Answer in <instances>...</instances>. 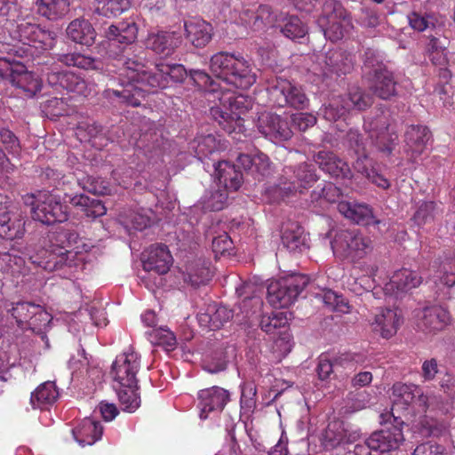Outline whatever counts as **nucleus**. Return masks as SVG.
Instances as JSON below:
<instances>
[{
	"instance_id": "bb28decb",
	"label": "nucleus",
	"mask_w": 455,
	"mask_h": 455,
	"mask_svg": "<svg viewBox=\"0 0 455 455\" xmlns=\"http://www.w3.org/2000/svg\"><path fill=\"white\" fill-rule=\"evenodd\" d=\"M276 20V14L267 4L259 6L256 12L249 9L244 10L239 16V22L253 31L261 30L267 26L273 27L275 25Z\"/></svg>"
},
{
	"instance_id": "7c9ffc66",
	"label": "nucleus",
	"mask_w": 455,
	"mask_h": 455,
	"mask_svg": "<svg viewBox=\"0 0 455 455\" xmlns=\"http://www.w3.org/2000/svg\"><path fill=\"white\" fill-rule=\"evenodd\" d=\"M47 81L52 85L60 84L68 92L87 97L90 94L86 81L72 72H55L47 74Z\"/></svg>"
},
{
	"instance_id": "052dcab7",
	"label": "nucleus",
	"mask_w": 455,
	"mask_h": 455,
	"mask_svg": "<svg viewBox=\"0 0 455 455\" xmlns=\"http://www.w3.org/2000/svg\"><path fill=\"white\" fill-rule=\"evenodd\" d=\"M363 71L364 76L368 78L372 75L376 74L378 68L385 69L387 68L381 60V56L379 53L373 49H366L363 53Z\"/></svg>"
},
{
	"instance_id": "58836bf2",
	"label": "nucleus",
	"mask_w": 455,
	"mask_h": 455,
	"mask_svg": "<svg viewBox=\"0 0 455 455\" xmlns=\"http://www.w3.org/2000/svg\"><path fill=\"white\" fill-rule=\"evenodd\" d=\"M304 229L297 222H288L282 230V243L291 252H302L307 248Z\"/></svg>"
},
{
	"instance_id": "603ef678",
	"label": "nucleus",
	"mask_w": 455,
	"mask_h": 455,
	"mask_svg": "<svg viewBox=\"0 0 455 455\" xmlns=\"http://www.w3.org/2000/svg\"><path fill=\"white\" fill-rule=\"evenodd\" d=\"M131 0H95V12L100 15L116 17L129 9Z\"/></svg>"
},
{
	"instance_id": "7ed1b4c3",
	"label": "nucleus",
	"mask_w": 455,
	"mask_h": 455,
	"mask_svg": "<svg viewBox=\"0 0 455 455\" xmlns=\"http://www.w3.org/2000/svg\"><path fill=\"white\" fill-rule=\"evenodd\" d=\"M138 28L134 22H120L111 25L107 30L108 46L107 53L118 68L119 85L125 84L130 78H134L144 68L142 58L135 54L133 43L137 38Z\"/></svg>"
},
{
	"instance_id": "f257e3e1",
	"label": "nucleus",
	"mask_w": 455,
	"mask_h": 455,
	"mask_svg": "<svg viewBox=\"0 0 455 455\" xmlns=\"http://www.w3.org/2000/svg\"><path fill=\"white\" fill-rule=\"evenodd\" d=\"M86 244L78 234L71 229L59 228L50 232L44 240L43 247L36 255L30 256L33 264L46 271L68 269L70 273L83 269L84 251H88Z\"/></svg>"
},
{
	"instance_id": "dca6fc26",
	"label": "nucleus",
	"mask_w": 455,
	"mask_h": 455,
	"mask_svg": "<svg viewBox=\"0 0 455 455\" xmlns=\"http://www.w3.org/2000/svg\"><path fill=\"white\" fill-rule=\"evenodd\" d=\"M29 272L25 259L16 249L0 251V275L4 283L19 286Z\"/></svg>"
},
{
	"instance_id": "3c124183",
	"label": "nucleus",
	"mask_w": 455,
	"mask_h": 455,
	"mask_svg": "<svg viewBox=\"0 0 455 455\" xmlns=\"http://www.w3.org/2000/svg\"><path fill=\"white\" fill-rule=\"evenodd\" d=\"M347 112L353 109L364 110L372 103L371 97L359 87H351L345 96H339Z\"/></svg>"
},
{
	"instance_id": "4c0bfd02",
	"label": "nucleus",
	"mask_w": 455,
	"mask_h": 455,
	"mask_svg": "<svg viewBox=\"0 0 455 455\" xmlns=\"http://www.w3.org/2000/svg\"><path fill=\"white\" fill-rule=\"evenodd\" d=\"M51 321L52 315L41 305L37 304V309H29L28 321L24 326H21V330H31L36 332L44 343L45 348L48 349L50 348V343L44 330Z\"/></svg>"
},
{
	"instance_id": "c03bdc74",
	"label": "nucleus",
	"mask_w": 455,
	"mask_h": 455,
	"mask_svg": "<svg viewBox=\"0 0 455 455\" xmlns=\"http://www.w3.org/2000/svg\"><path fill=\"white\" fill-rule=\"evenodd\" d=\"M69 0H35L36 12L49 20H58L69 11Z\"/></svg>"
},
{
	"instance_id": "680f3d73",
	"label": "nucleus",
	"mask_w": 455,
	"mask_h": 455,
	"mask_svg": "<svg viewBox=\"0 0 455 455\" xmlns=\"http://www.w3.org/2000/svg\"><path fill=\"white\" fill-rule=\"evenodd\" d=\"M280 31L284 36L291 40L303 38L307 34V28L297 17H290Z\"/></svg>"
},
{
	"instance_id": "6e6d98bb",
	"label": "nucleus",
	"mask_w": 455,
	"mask_h": 455,
	"mask_svg": "<svg viewBox=\"0 0 455 455\" xmlns=\"http://www.w3.org/2000/svg\"><path fill=\"white\" fill-rule=\"evenodd\" d=\"M58 60L67 66L77 67L84 69H97L100 64V61L92 57L75 52L59 54Z\"/></svg>"
},
{
	"instance_id": "f3484780",
	"label": "nucleus",
	"mask_w": 455,
	"mask_h": 455,
	"mask_svg": "<svg viewBox=\"0 0 455 455\" xmlns=\"http://www.w3.org/2000/svg\"><path fill=\"white\" fill-rule=\"evenodd\" d=\"M258 131L269 140L279 143L290 140L292 131L286 119L270 113H261L257 120Z\"/></svg>"
},
{
	"instance_id": "13d9d810",
	"label": "nucleus",
	"mask_w": 455,
	"mask_h": 455,
	"mask_svg": "<svg viewBox=\"0 0 455 455\" xmlns=\"http://www.w3.org/2000/svg\"><path fill=\"white\" fill-rule=\"evenodd\" d=\"M188 76L196 86L212 93L213 98L219 94L220 91L216 86V83L204 70L190 69L188 71Z\"/></svg>"
},
{
	"instance_id": "a18cd8bd",
	"label": "nucleus",
	"mask_w": 455,
	"mask_h": 455,
	"mask_svg": "<svg viewBox=\"0 0 455 455\" xmlns=\"http://www.w3.org/2000/svg\"><path fill=\"white\" fill-rule=\"evenodd\" d=\"M239 296H244L240 304L241 311L245 314L244 317L250 319L253 315L260 312L263 301L260 297L255 294L254 287L251 283H244L236 288Z\"/></svg>"
},
{
	"instance_id": "69168bd1",
	"label": "nucleus",
	"mask_w": 455,
	"mask_h": 455,
	"mask_svg": "<svg viewBox=\"0 0 455 455\" xmlns=\"http://www.w3.org/2000/svg\"><path fill=\"white\" fill-rule=\"evenodd\" d=\"M257 389L253 382H243L241 386V408L246 411H252L256 407Z\"/></svg>"
},
{
	"instance_id": "774afa93",
	"label": "nucleus",
	"mask_w": 455,
	"mask_h": 455,
	"mask_svg": "<svg viewBox=\"0 0 455 455\" xmlns=\"http://www.w3.org/2000/svg\"><path fill=\"white\" fill-rule=\"evenodd\" d=\"M40 26L30 22H22L17 26V34L19 40L23 44L33 46L35 40H36L37 31Z\"/></svg>"
},
{
	"instance_id": "473e14b6",
	"label": "nucleus",
	"mask_w": 455,
	"mask_h": 455,
	"mask_svg": "<svg viewBox=\"0 0 455 455\" xmlns=\"http://www.w3.org/2000/svg\"><path fill=\"white\" fill-rule=\"evenodd\" d=\"M314 161L332 177L349 179L352 176L348 164L331 151H319L314 156Z\"/></svg>"
},
{
	"instance_id": "37998d69",
	"label": "nucleus",
	"mask_w": 455,
	"mask_h": 455,
	"mask_svg": "<svg viewBox=\"0 0 455 455\" xmlns=\"http://www.w3.org/2000/svg\"><path fill=\"white\" fill-rule=\"evenodd\" d=\"M59 391L55 382L45 381L32 392L30 403L34 409L48 410L58 399Z\"/></svg>"
},
{
	"instance_id": "a19ab883",
	"label": "nucleus",
	"mask_w": 455,
	"mask_h": 455,
	"mask_svg": "<svg viewBox=\"0 0 455 455\" xmlns=\"http://www.w3.org/2000/svg\"><path fill=\"white\" fill-rule=\"evenodd\" d=\"M233 317V312L225 306L210 305L204 313L197 315L199 324L211 330L222 327Z\"/></svg>"
},
{
	"instance_id": "20e7f679",
	"label": "nucleus",
	"mask_w": 455,
	"mask_h": 455,
	"mask_svg": "<svg viewBox=\"0 0 455 455\" xmlns=\"http://www.w3.org/2000/svg\"><path fill=\"white\" fill-rule=\"evenodd\" d=\"M214 100H218L220 104L211 108V116L234 140L242 141L243 137H246L243 116L251 108V100L222 88Z\"/></svg>"
},
{
	"instance_id": "c756f323",
	"label": "nucleus",
	"mask_w": 455,
	"mask_h": 455,
	"mask_svg": "<svg viewBox=\"0 0 455 455\" xmlns=\"http://www.w3.org/2000/svg\"><path fill=\"white\" fill-rule=\"evenodd\" d=\"M24 218L21 210H8L0 218V236L9 240L21 238L25 233Z\"/></svg>"
},
{
	"instance_id": "e433bc0d",
	"label": "nucleus",
	"mask_w": 455,
	"mask_h": 455,
	"mask_svg": "<svg viewBox=\"0 0 455 455\" xmlns=\"http://www.w3.org/2000/svg\"><path fill=\"white\" fill-rule=\"evenodd\" d=\"M433 265L434 275L430 280L437 287L438 291L443 288H451L455 285V254L453 256H445L444 259L436 266Z\"/></svg>"
},
{
	"instance_id": "ddd939ff",
	"label": "nucleus",
	"mask_w": 455,
	"mask_h": 455,
	"mask_svg": "<svg viewBox=\"0 0 455 455\" xmlns=\"http://www.w3.org/2000/svg\"><path fill=\"white\" fill-rule=\"evenodd\" d=\"M360 437L359 430L343 420L329 422L322 434L321 443L324 450L331 451L346 444L353 443Z\"/></svg>"
},
{
	"instance_id": "2f4dec72",
	"label": "nucleus",
	"mask_w": 455,
	"mask_h": 455,
	"mask_svg": "<svg viewBox=\"0 0 455 455\" xmlns=\"http://www.w3.org/2000/svg\"><path fill=\"white\" fill-rule=\"evenodd\" d=\"M183 280L191 286L206 284L212 277L210 260L197 258L188 261L183 272Z\"/></svg>"
},
{
	"instance_id": "0eeeda50",
	"label": "nucleus",
	"mask_w": 455,
	"mask_h": 455,
	"mask_svg": "<svg viewBox=\"0 0 455 455\" xmlns=\"http://www.w3.org/2000/svg\"><path fill=\"white\" fill-rule=\"evenodd\" d=\"M24 203L31 205L33 220L45 225L64 222L68 220V206L61 203L60 196L52 193H40L35 200L34 195L24 196Z\"/></svg>"
},
{
	"instance_id": "5701e85b",
	"label": "nucleus",
	"mask_w": 455,
	"mask_h": 455,
	"mask_svg": "<svg viewBox=\"0 0 455 455\" xmlns=\"http://www.w3.org/2000/svg\"><path fill=\"white\" fill-rule=\"evenodd\" d=\"M369 322L374 331L379 332L385 339H389L397 332L403 318L397 309L381 307L377 309Z\"/></svg>"
},
{
	"instance_id": "cd10ccee",
	"label": "nucleus",
	"mask_w": 455,
	"mask_h": 455,
	"mask_svg": "<svg viewBox=\"0 0 455 455\" xmlns=\"http://www.w3.org/2000/svg\"><path fill=\"white\" fill-rule=\"evenodd\" d=\"M0 76L8 79L14 86L22 89L33 96L41 91V83L30 72L23 69H13L10 64L5 68H0Z\"/></svg>"
},
{
	"instance_id": "79ce46f5",
	"label": "nucleus",
	"mask_w": 455,
	"mask_h": 455,
	"mask_svg": "<svg viewBox=\"0 0 455 455\" xmlns=\"http://www.w3.org/2000/svg\"><path fill=\"white\" fill-rule=\"evenodd\" d=\"M66 33L68 37L74 43L87 46L92 45L96 37L93 27L89 20L84 19L72 20L68 24Z\"/></svg>"
},
{
	"instance_id": "bf43d9fd",
	"label": "nucleus",
	"mask_w": 455,
	"mask_h": 455,
	"mask_svg": "<svg viewBox=\"0 0 455 455\" xmlns=\"http://www.w3.org/2000/svg\"><path fill=\"white\" fill-rule=\"evenodd\" d=\"M228 191L229 190L224 188L221 189L220 187H219L218 189L205 194L204 197V208L213 212L222 210L227 204Z\"/></svg>"
},
{
	"instance_id": "49530a36",
	"label": "nucleus",
	"mask_w": 455,
	"mask_h": 455,
	"mask_svg": "<svg viewBox=\"0 0 455 455\" xmlns=\"http://www.w3.org/2000/svg\"><path fill=\"white\" fill-rule=\"evenodd\" d=\"M69 203L74 206L80 207L84 214L92 219L101 217L107 212L106 206L100 200L83 194L69 197Z\"/></svg>"
},
{
	"instance_id": "c85d7f7f",
	"label": "nucleus",
	"mask_w": 455,
	"mask_h": 455,
	"mask_svg": "<svg viewBox=\"0 0 455 455\" xmlns=\"http://www.w3.org/2000/svg\"><path fill=\"white\" fill-rule=\"evenodd\" d=\"M368 79L371 81L370 88L377 97L387 100L397 94V80L387 68H378L377 73Z\"/></svg>"
},
{
	"instance_id": "6e6552de",
	"label": "nucleus",
	"mask_w": 455,
	"mask_h": 455,
	"mask_svg": "<svg viewBox=\"0 0 455 455\" xmlns=\"http://www.w3.org/2000/svg\"><path fill=\"white\" fill-rule=\"evenodd\" d=\"M325 38L331 42L342 39L353 28L352 20L342 4L335 0H326L317 20Z\"/></svg>"
},
{
	"instance_id": "864d4df0",
	"label": "nucleus",
	"mask_w": 455,
	"mask_h": 455,
	"mask_svg": "<svg viewBox=\"0 0 455 455\" xmlns=\"http://www.w3.org/2000/svg\"><path fill=\"white\" fill-rule=\"evenodd\" d=\"M122 409L128 412L135 411L140 405V397L137 392V387L114 386Z\"/></svg>"
},
{
	"instance_id": "1a4fd4ad",
	"label": "nucleus",
	"mask_w": 455,
	"mask_h": 455,
	"mask_svg": "<svg viewBox=\"0 0 455 455\" xmlns=\"http://www.w3.org/2000/svg\"><path fill=\"white\" fill-rule=\"evenodd\" d=\"M373 146L385 156H390L397 145L398 135L391 128L388 111L378 110L368 116L363 124Z\"/></svg>"
},
{
	"instance_id": "4d7b16f0",
	"label": "nucleus",
	"mask_w": 455,
	"mask_h": 455,
	"mask_svg": "<svg viewBox=\"0 0 455 455\" xmlns=\"http://www.w3.org/2000/svg\"><path fill=\"white\" fill-rule=\"evenodd\" d=\"M437 213V204L433 201H426L419 205L412 220L417 226L421 227L433 222Z\"/></svg>"
},
{
	"instance_id": "de8ad7c7",
	"label": "nucleus",
	"mask_w": 455,
	"mask_h": 455,
	"mask_svg": "<svg viewBox=\"0 0 455 455\" xmlns=\"http://www.w3.org/2000/svg\"><path fill=\"white\" fill-rule=\"evenodd\" d=\"M223 148L220 140L213 134L198 135L190 143V148L195 151L199 159L212 156Z\"/></svg>"
},
{
	"instance_id": "b1692460",
	"label": "nucleus",
	"mask_w": 455,
	"mask_h": 455,
	"mask_svg": "<svg viewBox=\"0 0 455 455\" xmlns=\"http://www.w3.org/2000/svg\"><path fill=\"white\" fill-rule=\"evenodd\" d=\"M422 282V277L417 272L408 268L395 271L390 281L385 284L384 292L387 295L399 298L403 294L418 287Z\"/></svg>"
},
{
	"instance_id": "4468645a",
	"label": "nucleus",
	"mask_w": 455,
	"mask_h": 455,
	"mask_svg": "<svg viewBox=\"0 0 455 455\" xmlns=\"http://www.w3.org/2000/svg\"><path fill=\"white\" fill-rule=\"evenodd\" d=\"M270 93L276 99L280 107L289 106L296 109H304L309 105V100L302 88L282 77L276 78L270 88Z\"/></svg>"
},
{
	"instance_id": "393cba45",
	"label": "nucleus",
	"mask_w": 455,
	"mask_h": 455,
	"mask_svg": "<svg viewBox=\"0 0 455 455\" xmlns=\"http://www.w3.org/2000/svg\"><path fill=\"white\" fill-rule=\"evenodd\" d=\"M431 138L429 130L423 125H410L404 133L405 152L410 160L415 162L424 152Z\"/></svg>"
},
{
	"instance_id": "ea45409f",
	"label": "nucleus",
	"mask_w": 455,
	"mask_h": 455,
	"mask_svg": "<svg viewBox=\"0 0 455 455\" xmlns=\"http://www.w3.org/2000/svg\"><path fill=\"white\" fill-rule=\"evenodd\" d=\"M73 436L82 447L92 445L99 441L103 434V427L100 423L85 418L72 430Z\"/></svg>"
},
{
	"instance_id": "f03ea898",
	"label": "nucleus",
	"mask_w": 455,
	"mask_h": 455,
	"mask_svg": "<svg viewBox=\"0 0 455 455\" xmlns=\"http://www.w3.org/2000/svg\"><path fill=\"white\" fill-rule=\"evenodd\" d=\"M136 73L134 78H130L125 84H121L120 88L106 89L105 97L138 107L147 95L167 87L170 80L182 83L188 76V71L181 64H160L154 73L148 72L144 67Z\"/></svg>"
},
{
	"instance_id": "09e8293b",
	"label": "nucleus",
	"mask_w": 455,
	"mask_h": 455,
	"mask_svg": "<svg viewBox=\"0 0 455 455\" xmlns=\"http://www.w3.org/2000/svg\"><path fill=\"white\" fill-rule=\"evenodd\" d=\"M3 307L7 315L14 320L18 327L21 329V326H24L28 321L29 309H37V304L27 300H19L16 302L6 300L4 302Z\"/></svg>"
},
{
	"instance_id": "5fc2aeb1",
	"label": "nucleus",
	"mask_w": 455,
	"mask_h": 455,
	"mask_svg": "<svg viewBox=\"0 0 455 455\" xmlns=\"http://www.w3.org/2000/svg\"><path fill=\"white\" fill-rule=\"evenodd\" d=\"M148 340L155 346L163 347L167 351L174 350L177 339L172 331L165 328H156L147 332Z\"/></svg>"
},
{
	"instance_id": "6ab92c4d",
	"label": "nucleus",
	"mask_w": 455,
	"mask_h": 455,
	"mask_svg": "<svg viewBox=\"0 0 455 455\" xmlns=\"http://www.w3.org/2000/svg\"><path fill=\"white\" fill-rule=\"evenodd\" d=\"M400 424L387 426L379 431H376L367 438V444L371 451L381 453L388 452L399 447L404 440Z\"/></svg>"
},
{
	"instance_id": "412c9836",
	"label": "nucleus",
	"mask_w": 455,
	"mask_h": 455,
	"mask_svg": "<svg viewBox=\"0 0 455 455\" xmlns=\"http://www.w3.org/2000/svg\"><path fill=\"white\" fill-rule=\"evenodd\" d=\"M337 209L345 218L358 225H377L379 220L375 217L371 207L356 200H341Z\"/></svg>"
},
{
	"instance_id": "0e129e2a",
	"label": "nucleus",
	"mask_w": 455,
	"mask_h": 455,
	"mask_svg": "<svg viewBox=\"0 0 455 455\" xmlns=\"http://www.w3.org/2000/svg\"><path fill=\"white\" fill-rule=\"evenodd\" d=\"M348 113L339 97L331 100L328 105L321 109V115L328 121H336Z\"/></svg>"
},
{
	"instance_id": "f8f14e48",
	"label": "nucleus",
	"mask_w": 455,
	"mask_h": 455,
	"mask_svg": "<svg viewBox=\"0 0 455 455\" xmlns=\"http://www.w3.org/2000/svg\"><path fill=\"white\" fill-rule=\"evenodd\" d=\"M140 368V355L129 347L112 364L111 374L117 387H137L136 375Z\"/></svg>"
},
{
	"instance_id": "8fccbe9b",
	"label": "nucleus",
	"mask_w": 455,
	"mask_h": 455,
	"mask_svg": "<svg viewBox=\"0 0 455 455\" xmlns=\"http://www.w3.org/2000/svg\"><path fill=\"white\" fill-rule=\"evenodd\" d=\"M235 54L228 52H219L213 54L209 61L211 72L219 79L226 83L229 68L233 64Z\"/></svg>"
},
{
	"instance_id": "9b49d317",
	"label": "nucleus",
	"mask_w": 455,
	"mask_h": 455,
	"mask_svg": "<svg viewBox=\"0 0 455 455\" xmlns=\"http://www.w3.org/2000/svg\"><path fill=\"white\" fill-rule=\"evenodd\" d=\"M331 244L336 256L350 260L363 258L371 249V239L357 228L338 231Z\"/></svg>"
},
{
	"instance_id": "72a5a7b5",
	"label": "nucleus",
	"mask_w": 455,
	"mask_h": 455,
	"mask_svg": "<svg viewBox=\"0 0 455 455\" xmlns=\"http://www.w3.org/2000/svg\"><path fill=\"white\" fill-rule=\"evenodd\" d=\"M214 179L218 181L219 187L229 191H236L241 184L243 176L234 164L227 161L213 163Z\"/></svg>"
},
{
	"instance_id": "c9c22d12",
	"label": "nucleus",
	"mask_w": 455,
	"mask_h": 455,
	"mask_svg": "<svg viewBox=\"0 0 455 455\" xmlns=\"http://www.w3.org/2000/svg\"><path fill=\"white\" fill-rule=\"evenodd\" d=\"M186 36L196 47L205 46L212 39V25L203 20L192 18L184 22Z\"/></svg>"
},
{
	"instance_id": "423d86ee",
	"label": "nucleus",
	"mask_w": 455,
	"mask_h": 455,
	"mask_svg": "<svg viewBox=\"0 0 455 455\" xmlns=\"http://www.w3.org/2000/svg\"><path fill=\"white\" fill-rule=\"evenodd\" d=\"M283 172L284 175L280 182L267 188V192L275 201L297 192L302 193L303 189L317 180L314 166L306 163L300 164L295 168L285 167Z\"/></svg>"
},
{
	"instance_id": "39448f33",
	"label": "nucleus",
	"mask_w": 455,
	"mask_h": 455,
	"mask_svg": "<svg viewBox=\"0 0 455 455\" xmlns=\"http://www.w3.org/2000/svg\"><path fill=\"white\" fill-rule=\"evenodd\" d=\"M393 406L392 417L397 424H402L400 416H395V411L407 410L409 405L418 406L420 412H426L428 408H442L443 398L435 395H424L422 389L414 384L397 382L392 387Z\"/></svg>"
},
{
	"instance_id": "338daca9",
	"label": "nucleus",
	"mask_w": 455,
	"mask_h": 455,
	"mask_svg": "<svg viewBox=\"0 0 455 455\" xmlns=\"http://www.w3.org/2000/svg\"><path fill=\"white\" fill-rule=\"evenodd\" d=\"M409 24L419 32L435 28L436 19L433 15H421L418 12H411L408 15Z\"/></svg>"
},
{
	"instance_id": "a878e982",
	"label": "nucleus",
	"mask_w": 455,
	"mask_h": 455,
	"mask_svg": "<svg viewBox=\"0 0 455 455\" xmlns=\"http://www.w3.org/2000/svg\"><path fill=\"white\" fill-rule=\"evenodd\" d=\"M418 327L431 333L443 330L449 323V312L439 306L425 307L418 315Z\"/></svg>"
},
{
	"instance_id": "4be33fe9",
	"label": "nucleus",
	"mask_w": 455,
	"mask_h": 455,
	"mask_svg": "<svg viewBox=\"0 0 455 455\" xmlns=\"http://www.w3.org/2000/svg\"><path fill=\"white\" fill-rule=\"evenodd\" d=\"M172 262V257L164 244H152L142 253V265L147 272L166 274Z\"/></svg>"
},
{
	"instance_id": "f704fd0d",
	"label": "nucleus",
	"mask_w": 455,
	"mask_h": 455,
	"mask_svg": "<svg viewBox=\"0 0 455 455\" xmlns=\"http://www.w3.org/2000/svg\"><path fill=\"white\" fill-rule=\"evenodd\" d=\"M180 44V37L174 32L150 33L146 39L148 49L164 57L171 55Z\"/></svg>"
},
{
	"instance_id": "9d476101",
	"label": "nucleus",
	"mask_w": 455,
	"mask_h": 455,
	"mask_svg": "<svg viewBox=\"0 0 455 455\" xmlns=\"http://www.w3.org/2000/svg\"><path fill=\"white\" fill-rule=\"evenodd\" d=\"M308 282V276L301 274L272 281L267 286V301L274 307H287L297 299Z\"/></svg>"
},
{
	"instance_id": "e2e57ef3",
	"label": "nucleus",
	"mask_w": 455,
	"mask_h": 455,
	"mask_svg": "<svg viewBox=\"0 0 455 455\" xmlns=\"http://www.w3.org/2000/svg\"><path fill=\"white\" fill-rule=\"evenodd\" d=\"M287 314V312H277L271 315H263L259 322L261 330L267 333H272L275 329L285 326L288 323Z\"/></svg>"
},
{
	"instance_id": "2eb2a0df",
	"label": "nucleus",
	"mask_w": 455,
	"mask_h": 455,
	"mask_svg": "<svg viewBox=\"0 0 455 455\" xmlns=\"http://www.w3.org/2000/svg\"><path fill=\"white\" fill-rule=\"evenodd\" d=\"M317 62L325 76H340L353 70L355 57L342 49H331L317 57Z\"/></svg>"
},
{
	"instance_id": "a211bd4d",
	"label": "nucleus",
	"mask_w": 455,
	"mask_h": 455,
	"mask_svg": "<svg viewBox=\"0 0 455 455\" xmlns=\"http://www.w3.org/2000/svg\"><path fill=\"white\" fill-rule=\"evenodd\" d=\"M199 417L202 420L209 418L211 413L218 414L223 411L229 401V392L214 386L202 389L197 394Z\"/></svg>"
},
{
	"instance_id": "aec40b11",
	"label": "nucleus",
	"mask_w": 455,
	"mask_h": 455,
	"mask_svg": "<svg viewBox=\"0 0 455 455\" xmlns=\"http://www.w3.org/2000/svg\"><path fill=\"white\" fill-rule=\"evenodd\" d=\"M256 78L252 64L242 55L235 54L226 84L235 88L246 90L255 84Z\"/></svg>"
}]
</instances>
